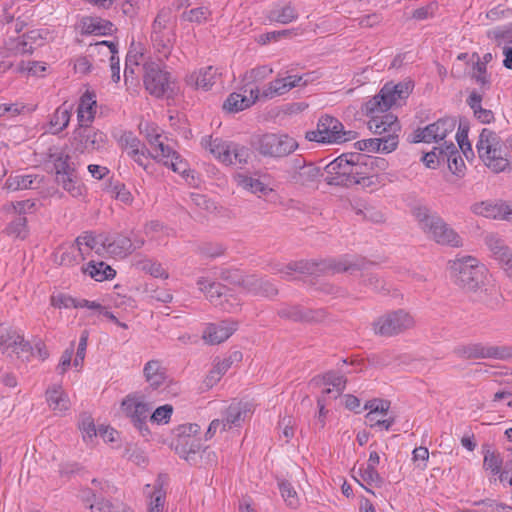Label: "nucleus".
<instances>
[{
	"label": "nucleus",
	"instance_id": "nucleus-22",
	"mask_svg": "<svg viewBox=\"0 0 512 512\" xmlns=\"http://www.w3.org/2000/svg\"><path fill=\"white\" fill-rule=\"evenodd\" d=\"M486 244L506 277L512 281V250L504 244L503 240L495 235L487 236Z\"/></svg>",
	"mask_w": 512,
	"mask_h": 512
},
{
	"label": "nucleus",
	"instance_id": "nucleus-34",
	"mask_svg": "<svg viewBox=\"0 0 512 512\" xmlns=\"http://www.w3.org/2000/svg\"><path fill=\"white\" fill-rule=\"evenodd\" d=\"M248 293L271 297L277 294V289L268 281H263L254 275H247L238 281Z\"/></svg>",
	"mask_w": 512,
	"mask_h": 512
},
{
	"label": "nucleus",
	"instance_id": "nucleus-26",
	"mask_svg": "<svg viewBox=\"0 0 512 512\" xmlns=\"http://www.w3.org/2000/svg\"><path fill=\"white\" fill-rule=\"evenodd\" d=\"M175 449L181 458L191 463L196 462V456L200 452L207 454L208 463H212L216 459V454L214 452L203 449V445L199 438H188L186 441L177 442Z\"/></svg>",
	"mask_w": 512,
	"mask_h": 512
},
{
	"label": "nucleus",
	"instance_id": "nucleus-29",
	"mask_svg": "<svg viewBox=\"0 0 512 512\" xmlns=\"http://www.w3.org/2000/svg\"><path fill=\"white\" fill-rule=\"evenodd\" d=\"M105 235H93L85 233L76 239V246L83 259L96 255L104 254Z\"/></svg>",
	"mask_w": 512,
	"mask_h": 512
},
{
	"label": "nucleus",
	"instance_id": "nucleus-48",
	"mask_svg": "<svg viewBox=\"0 0 512 512\" xmlns=\"http://www.w3.org/2000/svg\"><path fill=\"white\" fill-rule=\"evenodd\" d=\"M482 95L477 91H472L467 99V104L473 110L474 116L482 123H490L494 119L491 110L485 109L481 105Z\"/></svg>",
	"mask_w": 512,
	"mask_h": 512
},
{
	"label": "nucleus",
	"instance_id": "nucleus-6",
	"mask_svg": "<svg viewBox=\"0 0 512 512\" xmlns=\"http://www.w3.org/2000/svg\"><path fill=\"white\" fill-rule=\"evenodd\" d=\"M202 147L224 165L243 166L248 163L250 151L245 146L212 136L204 137Z\"/></svg>",
	"mask_w": 512,
	"mask_h": 512
},
{
	"label": "nucleus",
	"instance_id": "nucleus-59",
	"mask_svg": "<svg viewBox=\"0 0 512 512\" xmlns=\"http://www.w3.org/2000/svg\"><path fill=\"white\" fill-rule=\"evenodd\" d=\"M79 429L82 432L83 439L85 441H90L93 437L99 434L98 428L95 427L93 419L87 415L81 418Z\"/></svg>",
	"mask_w": 512,
	"mask_h": 512
},
{
	"label": "nucleus",
	"instance_id": "nucleus-39",
	"mask_svg": "<svg viewBox=\"0 0 512 512\" xmlns=\"http://www.w3.org/2000/svg\"><path fill=\"white\" fill-rule=\"evenodd\" d=\"M73 105L65 101L60 105L49 120V131L52 134H57L63 131L69 125L72 115Z\"/></svg>",
	"mask_w": 512,
	"mask_h": 512
},
{
	"label": "nucleus",
	"instance_id": "nucleus-24",
	"mask_svg": "<svg viewBox=\"0 0 512 512\" xmlns=\"http://www.w3.org/2000/svg\"><path fill=\"white\" fill-rule=\"evenodd\" d=\"M370 116L368 121V128L375 134L397 135L400 131V124L397 117L392 113L378 112L366 113Z\"/></svg>",
	"mask_w": 512,
	"mask_h": 512
},
{
	"label": "nucleus",
	"instance_id": "nucleus-63",
	"mask_svg": "<svg viewBox=\"0 0 512 512\" xmlns=\"http://www.w3.org/2000/svg\"><path fill=\"white\" fill-rule=\"evenodd\" d=\"M456 139H457L458 145H459L461 151L463 152V154L465 155V157L468 160L472 159L474 157V152H473L470 142L468 141L467 130H465L464 128L462 129L460 127L456 134Z\"/></svg>",
	"mask_w": 512,
	"mask_h": 512
},
{
	"label": "nucleus",
	"instance_id": "nucleus-54",
	"mask_svg": "<svg viewBox=\"0 0 512 512\" xmlns=\"http://www.w3.org/2000/svg\"><path fill=\"white\" fill-rule=\"evenodd\" d=\"M55 170V180L61 174H69L75 171V168L69 163V156L63 152H57L50 155Z\"/></svg>",
	"mask_w": 512,
	"mask_h": 512
},
{
	"label": "nucleus",
	"instance_id": "nucleus-35",
	"mask_svg": "<svg viewBox=\"0 0 512 512\" xmlns=\"http://www.w3.org/2000/svg\"><path fill=\"white\" fill-rule=\"evenodd\" d=\"M259 97L258 89H250V95L242 93H231L223 104V109L230 113H237L249 108Z\"/></svg>",
	"mask_w": 512,
	"mask_h": 512
},
{
	"label": "nucleus",
	"instance_id": "nucleus-10",
	"mask_svg": "<svg viewBox=\"0 0 512 512\" xmlns=\"http://www.w3.org/2000/svg\"><path fill=\"white\" fill-rule=\"evenodd\" d=\"M351 132L344 130L343 124L331 116H322L316 126V129L307 131L305 138L308 141H314L322 144L341 143L350 139Z\"/></svg>",
	"mask_w": 512,
	"mask_h": 512
},
{
	"label": "nucleus",
	"instance_id": "nucleus-19",
	"mask_svg": "<svg viewBox=\"0 0 512 512\" xmlns=\"http://www.w3.org/2000/svg\"><path fill=\"white\" fill-rule=\"evenodd\" d=\"M48 32L45 30H31L15 39H10L6 43L8 55L18 56L31 54L37 46L42 45Z\"/></svg>",
	"mask_w": 512,
	"mask_h": 512
},
{
	"label": "nucleus",
	"instance_id": "nucleus-23",
	"mask_svg": "<svg viewBox=\"0 0 512 512\" xmlns=\"http://www.w3.org/2000/svg\"><path fill=\"white\" fill-rule=\"evenodd\" d=\"M307 79L299 75H288L280 77L268 83L262 90V95L266 98H274L284 95L294 87L306 85Z\"/></svg>",
	"mask_w": 512,
	"mask_h": 512
},
{
	"label": "nucleus",
	"instance_id": "nucleus-58",
	"mask_svg": "<svg viewBox=\"0 0 512 512\" xmlns=\"http://www.w3.org/2000/svg\"><path fill=\"white\" fill-rule=\"evenodd\" d=\"M210 15L211 12L207 7H197L184 12L183 17L189 22L201 24L206 22Z\"/></svg>",
	"mask_w": 512,
	"mask_h": 512
},
{
	"label": "nucleus",
	"instance_id": "nucleus-52",
	"mask_svg": "<svg viewBox=\"0 0 512 512\" xmlns=\"http://www.w3.org/2000/svg\"><path fill=\"white\" fill-rule=\"evenodd\" d=\"M360 479H356L359 484L366 489L367 492L374 494L366 485L380 486L382 484V478L380 477L377 469L374 467L366 466L364 469H359L358 472Z\"/></svg>",
	"mask_w": 512,
	"mask_h": 512
},
{
	"label": "nucleus",
	"instance_id": "nucleus-51",
	"mask_svg": "<svg viewBox=\"0 0 512 512\" xmlns=\"http://www.w3.org/2000/svg\"><path fill=\"white\" fill-rule=\"evenodd\" d=\"M329 268L335 272H353L361 268L360 260L355 257L345 256L339 259H333L329 262Z\"/></svg>",
	"mask_w": 512,
	"mask_h": 512
},
{
	"label": "nucleus",
	"instance_id": "nucleus-31",
	"mask_svg": "<svg viewBox=\"0 0 512 512\" xmlns=\"http://www.w3.org/2000/svg\"><path fill=\"white\" fill-rule=\"evenodd\" d=\"M508 204L502 201H481L472 205L474 214L490 219L506 220Z\"/></svg>",
	"mask_w": 512,
	"mask_h": 512
},
{
	"label": "nucleus",
	"instance_id": "nucleus-20",
	"mask_svg": "<svg viewBox=\"0 0 512 512\" xmlns=\"http://www.w3.org/2000/svg\"><path fill=\"white\" fill-rule=\"evenodd\" d=\"M456 127V121L453 118H442L438 121L427 125L422 129L415 131L413 142H438L444 140L446 136L453 132Z\"/></svg>",
	"mask_w": 512,
	"mask_h": 512
},
{
	"label": "nucleus",
	"instance_id": "nucleus-25",
	"mask_svg": "<svg viewBox=\"0 0 512 512\" xmlns=\"http://www.w3.org/2000/svg\"><path fill=\"white\" fill-rule=\"evenodd\" d=\"M252 413V405L248 402H233L226 409L223 419H221L222 430H228L233 427H239Z\"/></svg>",
	"mask_w": 512,
	"mask_h": 512
},
{
	"label": "nucleus",
	"instance_id": "nucleus-37",
	"mask_svg": "<svg viewBox=\"0 0 512 512\" xmlns=\"http://www.w3.org/2000/svg\"><path fill=\"white\" fill-rule=\"evenodd\" d=\"M46 400L48 406L56 414H62L69 410L70 400L61 385L55 384L46 391Z\"/></svg>",
	"mask_w": 512,
	"mask_h": 512
},
{
	"label": "nucleus",
	"instance_id": "nucleus-49",
	"mask_svg": "<svg viewBox=\"0 0 512 512\" xmlns=\"http://www.w3.org/2000/svg\"><path fill=\"white\" fill-rule=\"evenodd\" d=\"M36 177L30 174H11L5 181L3 189L9 192L33 188Z\"/></svg>",
	"mask_w": 512,
	"mask_h": 512
},
{
	"label": "nucleus",
	"instance_id": "nucleus-41",
	"mask_svg": "<svg viewBox=\"0 0 512 512\" xmlns=\"http://www.w3.org/2000/svg\"><path fill=\"white\" fill-rule=\"evenodd\" d=\"M80 27L83 34L105 36L113 32V24L99 17H84Z\"/></svg>",
	"mask_w": 512,
	"mask_h": 512
},
{
	"label": "nucleus",
	"instance_id": "nucleus-38",
	"mask_svg": "<svg viewBox=\"0 0 512 512\" xmlns=\"http://www.w3.org/2000/svg\"><path fill=\"white\" fill-rule=\"evenodd\" d=\"M95 114V95L90 92H86L81 96L77 109L78 126L90 125L94 120Z\"/></svg>",
	"mask_w": 512,
	"mask_h": 512
},
{
	"label": "nucleus",
	"instance_id": "nucleus-28",
	"mask_svg": "<svg viewBox=\"0 0 512 512\" xmlns=\"http://www.w3.org/2000/svg\"><path fill=\"white\" fill-rule=\"evenodd\" d=\"M237 330V323L231 320L209 324L203 333V339L209 344H219L227 340Z\"/></svg>",
	"mask_w": 512,
	"mask_h": 512
},
{
	"label": "nucleus",
	"instance_id": "nucleus-14",
	"mask_svg": "<svg viewBox=\"0 0 512 512\" xmlns=\"http://www.w3.org/2000/svg\"><path fill=\"white\" fill-rule=\"evenodd\" d=\"M69 141L75 152L92 153L105 146L106 135L90 125H82L74 129Z\"/></svg>",
	"mask_w": 512,
	"mask_h": 512
},
{
	"label": "nucleus",
	"instance_id": "nucleus-21",
	"mask_svg": "<svg viewBox=\"0 0 512 512\" xmlns=\"http://www.w3.org/2000/svg\"><path fill=\"white\" fill-rule=\"evenodd\" d=\"M123 413L131 419L135 427L143 431L146 420L150 413V407L141 397L136 395H128L121 403Z\"/></svg>",
	"mask_w": 512,
	"mask_h": 512
},
{
	"label": "nucleus",
	"instance_id": "nucleus-46",
	"mask_svg": "<svg viewBox=\"0 0 512 512\" xmlns=\"http://www.w3.org/2000/svg\"><path fill=\"white\" fill-rule=\"evenodd\" d=\"M483 469L489 473V480L496 481L497 475L502 470L503 458L501 454L490 447L484 449Z\"/></svg>",
	"mask_w": 512,
	"mask_h": 512
},
{
	"label": "nucleus",
	"instance_id": "nucleus-27",
	"mask_svg": "<svg viewBox=\"0 0 512 512\" xmlns=\"http://www.w3.org/2000/svg\"><path fill=\"white\" fill-rule=\"evenodd\" d=\"M355 146L358 150L374 153H391L398 146L397 135H387L383 138H370L357 141Z\"/></svg>",
	"mask_w": 512,
	"mask_h": 512
},
{
	"label": "nucleus",
	"instance_id": "nucleus-30",
	"mask_svg": "<svg viewBox=\"0 0 512 512\" xmlns=\"http://www.w3.org/2000/svg\"><path fill=\"white\" fill-rule=\"evenodd\" d=\"M321 176L322 172L318 166L313 163H301L300 160H297L291 180L296 184L309 186L317 182Z\"/></svg>",
	"mask_w": 512,
	"mask_h": 512
},
{
	"label": "nucleus",
	"instance_id": "nucleus-45",
	"mask_svg": "<svg viewBox=\"0 0 512 512\" xmlns=\"http://www.w3.org/2000/svg\"><path fill=\"white\" fill-rule=\"evenodd\" d=\"M56 183L74 198H80L85 195V186L78 179L76 171L57 176Z\"/></svg>",
	"mask_w": 512,
	"mask_h": 512
},
{
	"label": "nucleus",
	"instance_id": "nucleus-61",
	"mask_svg": "<svg viewBox=\"0 0 512 512\" xmlns=\"http://www.w3.org/2000/svg\"><path fill=\"white\" fill-rule=\"evenodd\" d=\"M172 405L165 404L158 407L150 416V420L156 424H167L172 416Z\"/></svg>",
	"mask_w": 512,
	"mask_h": 512
},
{
	"label": "nucleus",
	"instance_id": "nucleus-33",
	"mask_svg": "<svg viewBox=\"0 0 512 512\" xmlns=\"http://www.w3.org/2000/svg\"><path fill=\"white\" fill-rule=\"evenodd\" d=\"M234 181L242 189L250 193L256 194L259 197L268 198L270 195H274L273 189L268 187L258 178H254L243 173H237L234 176Z\"/></svg>",
	"mask_w": 512,
	"mask_h": 512
},
{
	"label": "nucleus",
	"instance_id": "nucleus-1",
	"mask_svg": "<svg viewBox=\"0 0 512 512\" xmlns=\"http://www.w3.org/2000/svg\"><path fill=\"white\" fill-rule=\"evenodd\" d=\"M139 130L150 146L151 158L168 166L175 173L188 177L189 164L172 147L164 143L162 130L155 123L141 121Z\"/></svg>",
	"mask_w": 512,
	"mask_h": 512
},
{
	"label": "nucleus",
	"instance_id": "nucleus-56",
	"mask_svg": "<svg viewBox=\"0 0 512 512\" xmlns=\"http://www.w3.org/2000/svg\"><path fill=\"white\" fill-rule=\"evenodd\" d=\"M165 502V492L162 489V485L157 483L153 487V492L150 496V502L148 512H162Z\"/></svg>",
	"mask_w": 512,
	"mask_h": 512
},
{
	"label": "nucleus",
	"instance_id": "nucleus-57",
	"mask_svg": "<svg viewBox=\"0 0 512 512\" xmlns=\"http://www.w3.org/2000/svg\"><path fill=\"white\" fill-rule=\"evenodd\" d=\"M472 64H473L472 73H471L472 78L482 88L488 89L491 81H490V76L487 74V68L485 67V63L472 62Z\"/></svg>",
	"mask_w": 512,
	"mask_h": 512
},
{
	"label": "nucleus",
	"instance_id": "nucleus-7",
	"mask_svg": "<svg viewBox=\"0 0 512 512\" xmlns=\"http://www.w3.org/2000/svg\"><path fill=\"white\" fill-rule=\"evenodd\" d=\"M35 209V202L31 199L11 201L2 205L1 212L10 218L5 233L11 237L25 239L28 235L26 215Z\"/></svg>",
	"mask_w": 512,
	"mask_h": 512
},
{
	"label": "nucleus",
	"instance_id": "nucleus-11",
	"mask_svg": "<svg viewBox=\"0 0 512 512\" xmlns=\"http://www.w3.org/2000/svg\"><path fill=\"white\" fill-rule=\"evenodd\" d=\"M298 142L287 134L267 133L258 137L255 147L263 156L285 157L298 148Z\"/></svg>",
	"mask_w": 512,
	"mask_h": 512
},
{
	"label": "nucleus",
	"instance_id": "nucleus-5",
	"mask_svg": "<svg viewBox=\"0 0 512 512\" xmlns=\"http://www.w3.org/2000/svg\"><path fill=\"white\" fill-rule=\"evenodd\" d=\"M476 149L483 164L491 171L499 173L509 167V160L503 148V141L496 132L487 128L482 129Z\"/></svg>",
	"mask_w": 512,
	"mask_h": 512
},
{
	"label": "nucleus",
	"instance_id": "nucleus-36",
	"mask_svg": "<svg viewBox=\"0 0 512 512\" xmlns=\"http://www.w3.org/2000/svg\"><path fill=\"white\" fill-rule=\"evenodd\" d=\"M217 69L212 66L201 68L187 76L186 82L195 89L209 90L215 83Z\"/></svg>",
	"mask_w": 512,
	"mask_h": 512
},
{
	"label": "nucleus",
	"instance_id": "nucleus-62",
	"mask_svg": "<svg viewBox=\"0 0 512 512\" xmlns=\"http://www.w3.org/2000/svg\"><path fill=\"white\" fill-rule=\"evenodd\" d=\"M475 505L480 507V512H510L512 510V507L495 500H484L477 502Z\"/></svg>",
	"mask_w": 512,
	"mask_h": 512
},
{
	"label": "nucleus",
	"instance_id": "nucleus-12",
	"mask_svg": "<svg viewBox=\"0 0 512 512\" xmlns=\"http://www.w3.org/2000/svg\"><path fill=\"white\" fill-rule=\"evenodd\" d=\"M196 284L213 305L220 306L228 312H234L240 306V300L233 294H228V289L222 284L208 277L198 278Z\"/></svg>",
	"mask_w": 512,
	"mask_h": 512
},
{
	"label": "nucleus",
	"instance_id": "nucleus-15",
	"mask_svg": "<svg viewBox=\"0 0 512 512\" xmlns=\"http://www.w3.org/2000/svg\"><path fill=\"white\" fill-rule=\"evenodd\" d=\"M415 324L413 316L404 310H396L379 317L373 325L376 334L392 336L412 328Z\"/></svg>",
	"mask_w": 512,
	"mask_h": 512
},
{
	"label": "nucleus",
	"instance_id": "nucleus-2",
	"mask_svg": "<svg viewBox=\"0 0 512 512\" xmlns=\"http://www.w3.org/2000/svg\"><path fill=\"white\" fill-rule=\"evenodd\" d=\"M358 153L342 154L325 167V180L329 185L350 186L364 180V167Z\"/></svg>",
	"mask_w": 512,
	"mask_h": 512
},
{
	"label": "nucleus",
	"instance_id": "nucleus-53",
	"mask_svg": "<svg viewBox=\"0 0 512 512\" xmlns=\"http://www.w3.org/2000/svg\"><path fill=\"white\" fill-rule=\"evenodd\" d=\"M278 486L286 505L291 509H297L300 505V498L293 485L288 481H280Z\"/></svg>",
	"mask_w": 512,
	"mask_h": 512
},
{
	"label": "nucleus",
	"instance_id": "nucleus-47",
	"mask_svg": "<svg viewBox=\"0 0 512 512\" xmlns=\"http://www.w3.org/2000/svg\"><path fill=\"white\" fill-rule=\"evenodd\" d=\"M96 47L99 49V52L105 50L103 54L109 56L110 61V69L112 72V80L114 82H119L120 80V60L118 57V50L112 42L102 41L96 44Z\"/></svg>",
	"mask_w": 512,
	"mask_h": 512
},
{
	"label": "nucleus",
	"instance_id": "nucleus-16",
	"mask_svg": "<svg viewBox=\"0 0 512 512\" xmlns=\"http://www.w3.org/2000/svg\"><path fill=\"white\" fill-rule=\"evenodd\" d=\"M0 351L11 359L28 360L32 347L18 331L0 326Z\"/></svg>",
	"mask_w": 512,
	"mask_h": 512
},
{
	"label": "nucleus",
	"instance_id": "nucleus-60",
	"mask_svg": "<svg viewBox=\"0 0 512 512\" xmlns=\"http://www.w3.org/2000/svg\"><path fill=\"white\" fill-rule=\"evenodd\" d=\"M17 71L21 73L26 72L34 76H39L46 71V65L43 62L22 61L18 64Z\"/></svg>",
	"mask_w": 512,
	"mask_h": 512
},
{
	"label": "nucleus",
	"instance_id": "nucleus-13",
	"mask_svg": "<svg viewBox=\"0 0 512 512\" xmlns=\"http://www.w3.org/2000/svg\"><path fill=\"white\" fill-rule=\"evenodd\" d=\"M455 354L462 359H512V346L485 345L470 343L455 348Z\"/></svg>",
	"mask_w": 512,
	"mask_h": 512
},
{
	"label": "nucleus",
	"instance_id": "nucleus-43",
	"mask_svg": "<svg viewBox=\"0 0 512 512\" xmlns=\"http://www.w3.org/2000/svg\"><path fill=\"white\" fill-rule=\"evenodd\" d=\"M278 314L281 318L292 321H314L320 320L322 312H315L311 310H304L297 305H286L279 309Z\"/></svg>",
	"mask_w": 512,
	"mask_h": 512
},
{
	"label": "nucleus",
	"instance_id": "nucleus-4",
	"mask_svg": "<svg viewBox=\"0 0 512 512\" xmlns=\"http://www.w3.org/2000/svg\"><path fill=\"white\" fill-rule=\"evenodd\" d=\"M414 215L422 231L437 244L454 248L463 246V239L459 233L441 217L430 214L426 208L415 209Z\"/></svg>",
	"mask_w": 512,
	"mask_h": 512
},
{
	"label": "nucleus",
	"instance_id": "nucleus-64",
	"mask_svg": "<svg viewBox=\"0 0 512 512\" xmlns=\"http://www.w3.org/2000/svg\"><path fill=\"white\" fill-rule=\"evenodd\" d=\"M121 504L114 506L110 501L105 499L97 500L90 505L91 512H120Z\"/></svg>",
	"mask_w": 512,
	"mask_h": 512
},
{
	"label": "nucleus",
	"instance_id": "nucleus-18",
	"mask_svg": "<svg viewBox=\"0 0 512 512\" xmlns=\"http://www.w3.org/2000/svg\"><path fill=\"white\" fill-rule=\"evenodd\" d=\"M144 85L146 90L156 97L172 91L173 81L170 74L164 71L159 63L147 61L144 63Z\"/></svg>",
	"mask_w": 512,
	"mask_h": 512
},
{
	"label": "nucleus",
	"instance_id": "nucleus-40",
	"mask_svg": "<svg viewBox=\"0 0 512 512\" xmlns=\"http://www.w3.org/2000/svg\"><path fill=\"white\" fill-rule=\"evenodd\" d=\"M439 155L442 161H447L449 170L458 176L464 174L465 163L457 150V147L453 144H445L443 149L439 150Z\"/></svg>",
	"mask_w": 512,
	"mask_h": 512
},
{
	"label": "nucleus",
	"instance_id": "nucleus-55",
	"mask_svg": "<svg viewBox=\"0 0 512 512\" xmlns=\"http://www.w3.org/2000/svg\"><path fill=\"white\" fill-rule=\"evenodd\" d=\"M136 268L141 269L149 274H151L154 277L157 278H168V273L166 270L161 266V264L153 262L150 259H142L138 260L134 264Z\"/></svg>",
	"mask_w": 512,
	"mask_h": 512
},
{
	"label": "nucleus",
	"instance_id": "nucleus-3",
	"mask_svg": "<svg viewBox=\"0 0 512 512\" xmlns=\"http://www.w3.org/2000/svg\"><path fill=\"white\" fill-rule=\"evenodd\" d=\"M448 271L453 281L468 291H476L485 285L488 269L473 256L457 257L448 262Z\"/></svg>",
	"mask_w": 512,
	"mask_h": 512
},
{
	"label": "nucleus",
	"instance_id": "nucleus-17",
	"mask_svg": "<svg viewBox=\"0 0 512 512\" xmlns=\"http://www.w3.org/2000/svg\"><path fill=\"white\" fill-rule=\"evenodd\" d=\"M145 243L136 233L105 235L104 253L116 258H125Z\"/></svg>",
	"mask_w": 512,
	"mask_h": 512
},
{
	"label": "nucleus",
	"instance_id": "nucleus-8",
	"mask_svg": "<svg viewBox=\"0 0 512 512\" xmlns=\"http://www.w3.org/2000/svg\"><path fill=\"white\" fill-rule=\"evenodd\" d=\"M151 41L158 61L167 59L174 43V27L170 10H161L152 25Z\"/></svg>",
	"mask_w": 512,
	"mask_h": 512
},
{
	"label": "nucleus",
	"instance_id": "nucleus-9",
	"mask_svg": "<svg viewBox=\"0 0 512 512\" xmlns=\"http://www.w3.org/2000/svg\"><path fill=\"white\" fill-rule=\"evenodd\" d=\"M412 86L406 83H387L380 92L365 104L366 113L386 112L393 106L401 105L409 96Z\"/></svg>",
	"mask_w": 512,
	"mask_h": 512
},
{
	"label": "nucleus",
	"instance_id": "nucleus-32",
	"mask_svg": "<svg viewBox=\"0 0 512 512\" xmlns=\"http://www.w3.org/2000/svg\"><path fill=\"white\" fill-rule=\"evenodd\" d=\"M143 374L146 382L153 389H158L166 385L169 381L166 368L159 360L148 361L144 365Z\"/></svg>",
	"mask_w": 512,
	"mask_h": 512
},
{
	"label": "nucleus",
	"instance_id": "nucleus-44",
	"mask_svg": "<svg viewBox=\"0 0 512 512\" xmlns=\"http://www.w3.org/2000/svg\"><path fill=\"white\" fill-rule=\"evenodd\" d=\"M322 379L324 385L326 386V388L322 391V395L328 398L336 399L345 389L346 379L343 375L329 371L323 375Z\"/></svg>",
	"mask_w": 512,
	"mask_h": 512
},
{
	"label": "nucleus",
	"instance_id": "nucleus-50",
	"mask_svg": "<svg viewBox=\"0 0 512 512\" xmlns=\"http://www.w3.org/2000/svg\"><path fill=\"white\" fill-rule=\"evenodd\" d=\"M231 365V358L215 360L213 368L209 371L204 380L206 387L211 388L216 385L222 376L230 369Z\"/></svg>",
	"mask_w": 512,
	"mask_h": 512
},
{
	"label": "nucleus",
	"instance_id": "nucleus-42",
	"mask_svg": "<svg viewBox=\"0 0 512 512\" xmlns=\"http://www.w3.org/2000/svg\"><path fill=\"white\" fill-rule=\"evenodd\" d=\"M82 272L89 275L98 282L110 280L115 277V270L103 261L91 259L86 265L82 266Z\"/></svg>",
	"mask_w": 512,
	"mask_h": 512
}]
</instances>
